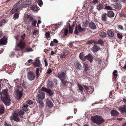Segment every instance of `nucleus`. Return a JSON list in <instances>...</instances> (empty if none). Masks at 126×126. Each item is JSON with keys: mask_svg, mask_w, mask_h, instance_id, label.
<instances>
[{"mask_svg": "<svg viewBox=\"0 0 126 126\" xmlns=\"http://www.w3.org/2000/svg\"><path fill=\"white\" fill-rule=\"evenodd\" d=\"M4 125L5 126H12L10 124H8L5 122L4 123Z\"/></svg>", "mask_w": 126, "mask_h": 126, "instance_id": "obj_59", "label": "nucleus"}, {"mask_svg": "<svg viewBox=\"0 0 126 126\" xmlns=\"http://www.w3.org/2000/svg\"><path fill=\"white\" fill-rule=\"evenodd\" d=\"M46 103L48 107L50 108L52 107L53 105L52 103L48 98H47V99Z\"/></svg>", "mask_w": 126, "mask_h": 126, "instance_id": "obj_18", "label": "nucleus"}, {"mask_svg": "<svg viewBox=\"0 0 126 126\" xmlns=\"http://www.w3.org/2000/svg\"><path fill=\"white\" fill-rule=\"evenodd\" d=\"M61 23L59 22L57 24L54 25V27H55V30L57 29L58 28H59V26L61 25Z\"/></svg>", "mask_w": 126, "mask_h": 126, "instance_id": "obj_34", "label": "nucleus"}, {"mask_svg": "<svg viewBox=\"0 0 126 126\" xmlns=\"http://www.w3.org/2000/svg\"><path fill=\"white\" fill-rule=\"evenodd\" d=\"M91 119L93 122L97 124H101L104 121V120L101 116L97 115L92 116Z\"/></svg>", "mask_w": 126, "mask_h": 126, "instance_id": "obj_3", "label": "nucleus"}, {"mask_svg": "<svg viewBox=\"0 0 126 126\" xmlns=\"http://www.w3.org/2000/svg\"><path fill=\"white\" fill-rule=\"evenodd\" d=\"M31 3V2L29 0L25 1L23 2L22 7L25 8L28 6Z\"/></svg>", "mask_w": 126, "mask_h": 126, "instance_id": "obj_19", "label": "nucleus"}, {"mask_svg": "<svg viewBox=\"0 0 126 126\" xmlns=\"http://www.w3.org/2000/svg\"><path fill=\"white\" fill-rule=\"evenodd\" d=\"M54 45L53 42L52 41L50 44V46H53Z\"/></svg>", "mask_w": 126, "mask_h": 126, "instance_id": "obj_64", "label": "nucleus"}, {"mask_svg": "<svg viewBox=\"0 0 126 126\" xmlns=\"http://www.w3.org/2000/svg\"><path fill=\"white\" fill-rule=\"evenodd\" d=\"M103 40L101 39L99 40L98 43L99 44H102L103 43Z\"/></svg>", "mask_w": 126, "mask_h": 126, "instance_id": "obj_49", "label": "nucleus"}, {"mask_svg": "<svg viewBox=\"0 0 126 126\" xmlns=\"http://www.w3.org/2000/svg\"><path fill=\"white\" fill-rule=\"evenodd\" d=\"M7 89L3 90L1 92H0L1 95V99L4 104L6 106H9L11 104L10 101L8 97V92Z\"/></svg>", "mask_w": 126, "mask_h": 126, "instance_id": "obj_1", "label": "nucleus"}, {"mask_svg": "<svg viewBox=\"0 0 126 126\" xmlns=\"http://www.w3.org/2000/svg\"><path fill=\"white\" fill-rule=\"evenodd\" d=\"M69 33H71L73 32V29L72 27H70V24L69 25Z\"/></svg>", "mask_w": 126, "mask_h": 126, "instance_id": "obj_43", "label": "nucleus"}, {"mask_svg": "<svg viewBox=\"0 0 126 126\" xmlns=\"http://www.w3.org/2000/svg\"><path fill=\"white\" fill-rule=\"evenodd\" d=\"M66 74L63 72H62L58 74V77L60 79L64 86H67L68 82L64 80L66 79Z\"/></svg>", "mask_w": 126, "mask_h": 126, "instance_id": "obj_4", "label": "nucleus"}, {"mask_svg": "<svg viewBox=\"0 0 126 126\" xmlns=\"http://www.w3.org/2000/svg\"><path fill=\"white\" fill-rule=\"evenodd\" d=\"M25 33H24L23 35H22L21 36V37L23 40L24 39V38L25 36Z\"/></svg>", "mask_w": 126, "mask_h": 126, "instance_id": "obj_60", "label": "nucleus"}, {"mask_svg": "<svg viewBox=\"0 0 126 126\" xmlns=\"http://www.w3.org/2000/svg\"><path fill=\"white\" fill-rule=\"evenodd\" d=\"M65 57L64 54L63 55H61L60 57V58L61 59H63V58H64Z\"/></svg>", "mask_w": 126, "mask_h": 126, "instance_id": "obj_58", "label": "nucleus"}, {"mask_svg": "<svg viewBox=\"0 0 126 126\" xmlns=\"http://www.w3.org/2000/svg\"><path fill=\"white\" fill-rule=\"evenodd\" d=\"M89 27L91 29H95L96 26L95 24L93 22H91L89 24Z\"/></svg>", "mask_w": 126, "mask_h": 126, "instance_id": "obj_15", "label": "nucleus"}, {"mask_svg": "<svg viewBox=\"0 0 126 126\" xmlns=\"http://www.w3.org/2000/svg\"><path fill=\"white\" fill-rule=\"evenodd\" d=\"M83 23L84 24V25L85 26L87 27L88 26V22L87 21H85V22H84Z\"/></svg>", "mask_w": 126, "mask_h": 126, "instance_id": "obj_52", "label": "nucleus"}, {"mask_svg": "<svg viewBox=\"0 0 126 126\" xmlns=\"http://www.w3.org/2000/svg\"><path fill=\"white\" fill-rule=\"evenodd\" d=\"M24 16L25 18H27L28 19L29 21L32 22L33 20V18L30 15H27V14H25L24 15Z\"/></svg>", "mask_w": 126, "mask_h": 126, "instance_id": "obj_21", "label": "nucleus"}, {"mask_svg": "<svg viewBox=\"0 0 126 126\" xmlns=\"http://www.w3.org/2000/svg\"><path fill=\"white\" fill-rule=\"evenodd\" d=\"M38 3L40 6H41L43 4V2L41 0H39L38 1Z\"/></svg>", "mask_w": 126, "mask_h": 126, "instance_id": "obj_44", "label": "nucleus"}, {"mask_svg": "<svg viewBox=\"0 0 126 126\" xmlns=\"http://www.w3.org/2000/svg\"><path fill=\"white\" fill-rule=\"evenodd\" d=\"M83 66L84 68V71H86L89 70V68L88 67V64L86 63H84L83 64Z\"/></svg>", "mask_w": 126, "mask_h": 126, "instance_id": "obj_23", "label": "nucleus"}, {"mask_svg": "<svg viewBox=\"0 0 126 126\" xmlns=\"http://www.w3.org/2000/svg\"><path fill=\"white\" fill-rule=\"evenodd\" d=\"M108 15L110 17H112L114 16V13L112 11H109L108 13Z\"/></svg>", "mask_w": 126, "mask_h": 126, "instance_id": "obj_29", "label": "nucleus"}, {"mask_svg": "<svg viewBox=\"0 0 126 126\" xmlns=\"http://www.w3.org/2000/svg\"><path fill=\"white\" fill-rule=\"evenodd\" d=\"M115 6L116 7V8L117 9H120L121 7V5L120 4H117Z\"/></svg>", "mask_w": 126, "mask_h": 126, "instance_id": "obj_42", "label": "nucleus"}, {"mask_svg": "<svg viewBox=\"0 0 126 126\" xmlns=\"http://www.w3.org/2000/svg\"><path fill=\"white\" fill-rule=\"evenodd\" d=\"M79 58L82 61H84L86 59V56L84 55L83 53H81L79 54Z\"/></svg>", "mask_w": 126, "mask_h": 126, "instance_id": "obj_24", "label": "nucleus"}, {"mask_svg": "<svg viewBox=\"0 0 126 126\" xmlns=\"http://www.w3.org/2000/svg\"><path fill=\"white\" fill-rule=\"evenodd\" d=\"M100 49V47L96 45H94V47L91 49L92 51L94 52H96Z\"/></svg>", "mask_w": 126, "mask_h": 126, "instance_id": "obj_17", "label": "nucleus"}, {"mask_svg": "<svg viewBox=\"0 0 126 126\" xmlns=\"http://www.w3.org/2000/svg\"><path fill=\"white\" fill-rule=\"evenodd\" d=\"M99 1L98 0H93L92 1V3L95 4Z\"/></svg>", "mask_w": 126, "mask_h": 126, "instance_id": "obj_53", "label": "nucleus"}, {"mask_svg": "<svg viewBox=\"0 0 126 126\" xmlns=\"http://www.w3.org/2000/svg\"><path fill=\"white\" fill-rule=\"evenodd\" d=\"M68 29H66L64 31V34L65 36H66L67 35V34L68 33Z\"/></svg>", "mask_w": 126, "mask_h": 126, "instance_id": "obj_51", "label": "nucleus"}, {"mask_svg": "<svg viewBox=\"0 0 126 126\" xmlns=\"http://www.w3.org/2000/svg\"><path fill=\"white\" fill-rule=\"evenodd\" d=\"M44 91L46 92L49 94L50 95H51L53 94V92L51 90L48 89L43 87L42 88L41 90H40L39 91L40 93L39 94H42L43 93L45 94L44 92Z\"/></svg>", "mask_w": 126, "mask_h": 126, "instance_id": "obj_6", "label": "nucleus"}, {"mask_svg": "<svg viewBox=\"0 0 126 126\" xmlns=\"http://www.w3.org/2000/svg\"><path fill=\"white\" fill-rule=\"evenodd\" d=\"M44 62L45 63V66H47L48 65V63H47V62L46 59H45L44 61Z\"/></svg>", "mask_w": 126, "mask_h": 126, "instance_id": "obj_50", "label": "nucleus"}, {"mask_svg": "<svg viewBox=\"0 0 126 126\" xmlns=\"http://www.w3.org/2000/svg\"><path fill=\"white\" fill-rule=\"evenodd\" d=\"M28 106H29L27 104H24L22 108V109L25 111H27L28 110L27 108L28 107Z\"/></svg>", "mask_w": 126, "mask_h": 126, "instance_id": "obj_28", "label": "nucleus"}, {"mask_svg": "<svg viewBox=\"0 0 126 126\" xmlns=\"http://www.w3.org/2000/svg\"><path fill=\"white\" fill-rule=\"evenodd\" d=\"M7 39L6 37H4L1 40H0V46L5 45L7 43Z\"/></svg>", "mask_w": 126, "mask_h": 126, "instance_id": "obj_11", "label": "nucleus"}, {"mask_svg": "<svg viewBox=\"0 0 126 126\" xmlns=\"http://www.w3.org/2000/svg\"><path fill=\"white\" fill-rule=\"evenodd\" d=\"M21 2L19 1L14 6V8L10 12V14H12L14 12H16L22 7V5H21Z\"/></svg>", "mask_w": 126, "mask_h": 126, "instance_id": "obj_5", "label": "nucleus"}, {"mask_svg": "<svg viewBox=\"0 0 126 126\" xmlns=\"http://www.w3.org/2000/svg\"><path fill=\"white\" fill-rule=\"evenodd\" d=\"M19 14V13H16L14 14L13 18L14 20H16L18 19Z\"/></svg>", "mask_w": 126, "mask_h": 126, "instance_id": "obj_30", "label": "nucleus"}, {"mask_svg": "<svg viewBox=\"0 0 126 126\" xmlns=\"http://www.w3.org/2000/svg\"><path fill=\"white\" fill-rule=\"evenodd\" d=\"M42 68H37L36 69V76L38 77L39 76V73L40 70H41V69Z\"/></svg>", "mask_w": 126, "mask_h": 126, "instance_id": "obj_31", "label": "nucleus"}, {"mask_svg": "<svg viewBox=\"0 0 126 126\" xmlns=\"http://www.w3.org/2000/svg\"><path fill=\"white\" fill-rule=\"evenodd\" d=\"M10 55L11 56H13V55L14 54V52H12L10 54Z\"/></svg>", "mask_w": 126, "mask_h": 126, "instance_id": "obj_62", "label": "nucleus"}, {"mask_svg": "<svg viewBox=\"0 0 126 126\" xmlns=\"http://www.w3.org/2000/svg\"><path fill=\"white\" fill-rule=\"evenodd\" d=\"M105 8L107 10H111L112 9V7L110 6H106L105 7Z\"/></svg>", "mask_w": 126, "mask_h": 126, "instance_id": "obj_45", "label": "nucleus"}, {"mask_svg": "<svg viewBox=\"0 0 126 126\" xmlns=\"http://www.w3.org/2000/svg\"><path fill=\"white\" fill-rule=\"evenodd\" d=\"M32 25L34 26H35L36 25V23H37V21L35 20L33 21V20L32 21Z\"/></svg>", "mask_w": 126, "mask_h": 126, "instance_id": "obj_48", "label": "nucleus"}, {"mask_svg": "<svg viewBox=\"0 0 126 126\" xmlns=\"http://www.w3.org/2000/svg\"><path fill=\"white\" fill-rule=\"evenodd\" d=\"M115 79L117 76V75L116 74H113Z\"/></svg>", "mask_w": 126, "mask_h": 126, "instance_id": "obj_63", "label": "nucleus"}, {"mask_svg": "<svg viewBox=\"0 0 126 126\" xmlns=\"http://www.w3.org/2000/svg\"><path fill=\"white\" fill-rule=\"evenodd\" d=\"M119 110L122 113H124L126 112V107L125 105H123L120 107H119Z\"/></svg>", "mask_w": 126, "mask_h": 126, "instance_id": "obj_16", "label": "nucleus"}, {"mask_svg": "<svg viewBox=\"0 0 126 126\" xmlns=\"http://www.w3.org/2000/svg\"><path fill=\"white\" fill-rule=\"evenodd\" d=\"M38 9V8L36 6H33L32 7V9L33 10V11H34V12L36 11Z\"/></svg>", "mask_w": 126, "mask_h": 126, "instance_id": "obj_39", "label": "nucleus"}, {"mask_svg": "<svg viewBox=\"0 0 126 126\" xmlns=\"http://www.w3.org/2000/svg\"><path fill=\"white\" fill-rule=\"evenodd\" d=\"M118 27L119 29L122 30L123 28V26L121 25H119L118 26Z\"/></svg>", "mask_w": 126, "mask_h": 126, "instance_id": "obj_56", "label": "nucleus"}, {"mask_svg": "<svg viewBox=\"0 0 126 126\" xmlns=\"http://www.w3.org/2000/svg\"><path fill=\"white\" fill-rule=\"evenodd\" d=\"M53 41L56 43H58V41L56 39H55L53 40Z\"/></svg>", "mask_w": 126, "mask_h": 126, "instance_id": "obj_61", "label": "nucleus"}, {"mask_svg": "<svg viewBox=\"0 0 126 126\" xmlns=\"http://www.w3.org/2000/svg\"><path fill=\"white\" fill-rule=\"evenodd\" d=\"M35 75L32 71H30L28 73L27 76L28 79L32 81L35 78Z\"/></svg>", "mask_w": 126, "mask_h": 126, "instance_id": "obj_8", "label": "nucleus"}, {"mask_svg": "<svg viewBox=\"0 0 126 126\" xmlns=\"http://www.w3.org/2000/svg\"><path fill=\"white\" fill-rule=\"evenodd\" d=\"M100 35L102 37L104 38L106 37V34L105 32H103L100 33Z\"/></svg>", "mask_w": 126, "mask_h": 126, "instance_id": "obj_32", "label": "nucleus"}, {"mask_svg": "<svg viewBox=\"0 0 126 126\" xmlns=\"http://www.w3.org/2000/svg\"><path fill=\"white\" fill-rule=\"evenodd\" d=\"M74 64H75V63ZM75 66L77 68H78L79 69H81L82 68V66L81 64L78 62H76Z\"/></svg>", "mask_w": 126, "mask_h": 126, "instance_id": "obj_22", "label": "nucleus"}, {"mask_svg": "<svg viewBox=\"0 0 126 126\" xmlns=\"http://www.w3.org/2000/svg\"><path fill=\"white\" fill-rule=\"evenodd\" d=\"M36 97L38 99L37 100V101L39 103V107L41 108L43 107L44 106V104L42 100L45 97V94L44 93H43L42 94H39L36 96Z\"/></svg>", "mask_w": 126, "mask_h": 126, "instance_id": "obj_2", "label": "nucleus"}, {"mask_svg": "<svg viewBox=\"0 0 126 126\" xmlns=\"http://www.w3.org/2000/svg\"><path fill=\"white\" fill-rule=\"evenodd\" d=\"M85 31V29L81 28V27L79 25L76 27L74 31V33L78 35L79 31L83 32Z\"/></svg>", "mask_w": 126, "mask_h": 126, "instance_id": "obj_9", "label": "nucleus"}, {"mask_svg": "<svg viewBox=\"0 0 126 126\" xmlns=\"http://www.w3.org/2000/svg\"><path fill=\"white\" fill-rule=\"evenodd\" d=\"M117 37L119 39L122 38L123 37V36L122 34L120 33H117Z\"/></svg>", "mask_w": 126, "mask_h": 126, "instance_id": "obj_41", "label": "nucleus"}, {"mask_svg": "<svg viewBox=\"0 0 126 126\" xmlns=\"http://www.w3.org/2000/svg\"><path fill=\"white\" fill-rule=\"evenodd\" d=\"M110 113L111 115L113 116H116L118 114V112L115 110H113L111 111Z\"/></svg>", "mask_w": 126, "mask_h": 126, "instance_id": "obj_25", "label": "nucleus"}, {"mask_svg": "<svg viewBox=\"0 0 126 126\" xmlns=\"http://www.w3.org/2000/svg\"><path fill=\"white\" fill-rule=\"evenodd\" d=\"M45 37L46 38H48L50 37V33L49 32H46L45 34Z\"/></svg>", "mask_w": 126, "mask_h": 126, "instance_id": "obj_40", "label": "nucleus"}, {"mask_svg": "<svg viewBox=\"0 0 126 126\" xmlns=\"http://www.w3.org/2000/svg\"><path fill=\"white\" fill-rule=\"evenodd\" d=\"M26 103L27 104H29L30 105L32 104L33 103V102L32 100H29L27 101Z\"/></svg>", "mask_w": 126, "mask_h": 126, "instance_id": "obj_46", "label": "nucleus"}, {"mask_svg": "<svg viewBox=\"0 0 126 126\" xmlns=\"http://www.w3.org/2000/svg\"><path fill=\"white\" fill-rule=\"evenodd\" d=\"M78 87L79 88V90L81 91H82L83 90V88L81 85H79V84H77Z\"/></svg>", "mask_w": 126, "mask_h": 126, "instance_id": "obj_36", "label": "nucleus"}, {"mask_svg": "<svg viewBox=\"0 0 126 126\" xmlns=\"http://www.w3.org/2000/svg\"><path fill=\"white\" fill-rule=\"evenodd\" d=\"M39 33V32L37 30H35L33 32V34L34 35L37 36L38 35Z\"/></svg>", "mask_w": 126, "mask_h": 126, "instance_id": "obj_38", "label": "nucleus"}, {"mask_svg": "<svg viewBox=\"0 0 126 126\" xmlns=\"http://www.w3.org/2000/svg\"><path fill=\"white\" fill-rule=\"evenodd\" d=\"M32 51V48H28L27 49V52H30Z\"/></svg>", "mask_w": 126, "mask_h": 126, "instance_id": "obj_55", "label": "nucleus"}, {"mask_svg": "<svg viewBox=\"0 0 126 126\" xmlns=\"http://www.w3.org/2000/svg\"><path fill=\"white\" fill-rule=\"evenodd\" d=\"M107 33L108 35L111 37H112L114 36V33L112 31H108Z\"/></svg>", "mask_w": 126, "mask_h": 126, "instance_id": "obj_27", "label": "nucleus"}, {"mask_svg": "<svg viewBox=\"0 0 126 126\" xmlns=\"http://www.w3.org/2000/svg\"><path fill=\"white\" fill-rule=\"evenodd\" d=\"M19 114L23 115L24 114V112L23 111L21 110L19 111Z\"/></svg>", "mask_w": 126, "mask_h": 126, "instance_id": "obj_54", "label": "nucleus"}, {"mask_svg": "<svg viewBox=\"0 0 126 126\" xmlns=\"http://www.w3.org/2000/svg\"><path fill=\"white\" fill-rule=\"evenodd\" d=\"M93 58V57L90 53H89L86 56V59H87L91 63L92 62Z\"/></svg>", "mask_w": 126, "mask_h": 126, "instance_id": "obj_14", "label": "nucleus"}, {"mask_svg": "<svg viewBox=\"0 0 126 126\" xmlns=\"http://www.w3.org/2000/svg\"><path fill=\"white\" fill-rule=\"evenodd\" d=\"M107 14L106 13H104L101 16L102 19L104 21H105L106 19V16Z\"/></svg>", "mask_w": 126, "mask_h": 126, "instance_id": "obj_33", "label": "nucleus"}, {"mask_svg": "<svg viewBox=\"0 0 126 126\" xmlns=\"http://www.w3.org/2000/svg\"><path fill=\"white\" fill-rule=\"evenodd\" d=\"M15 95L16 96V97L17 98L20 99L22 94L21 91H19V89H17L16 91Z\"/></svg>", "mask_w": 126, "mask_h": 126, "instance_id": "obj_12", "label": "nucleus"}, {"mask_svg": "<svg viewBox=\"0 0 126 126\" xmlns=\"http://www.w3.org/2000/svg\"><path fill=\"white\" fill-rule=\"evenodd\" d=\"M6 21L4 19L2 20L1 21H0V26H1L3 25L4 24L6 23Z\"/></svg>", "mask_w": 126, "mask_h": 126, "instance_id": "obj_37", "label": "nucleus"}, {"mask_svg": "<svg viewBox=\"0 0 126 126\" xmlns=\"http://www.w3.org/2000/svg\"><path fill=\"white\" fill-rule=\"evenodd\" d=\"M52 72V71L50 69H49L48 70V71L47 72V73L48 74H49L51 73Z\"/></svg>", "mask_w": 126, "mask_h": 126, "instance_id": "obj_57", "label": "nucleus"}, {"mask_svg": "<svg viewBox=\"0 0 126 126\" xmlns=\"http://www.w3.org/2000/svg\"><path fill=\"white\" fill-rule=\"evenodd\" d=\"M33 65L35 67H38L40 68H42V65L40 64V61L38 59H36L35 60Z\"/></svg>", "mask_w": 126, "mask_h": 126, "instance_id": "obj_13", "label": "nucleus"}, {"mask_svg": "<svg viewBox=\"0 0 126 126\" xmlns=\"http://www.w3.org/2000/svg\"><path fill=\"white\" fill-rule=\"evenodd\" d=\"M17 113H18V112L16 111L15 113L12 114L13 117L11 116L10 117V119L11 120H14L17 122L19 121L20 119L19 118L18 115Z\"/></svg>", "mask_w": 126, "mask_h": 126, "instance_id": "obj_7", "label": "nucleus"}, {"mask_svg": "<svg viewBox=\"0 0 126 126\" xmlns=\"http://www.w3.org/2000/svg\"><path fill=\"white\" fill-rule=\"evenodd\" d=\"M94 42V41L93 40H91L88 41L87 43L88 44H92Z\"/></svg>", "mask_w": 126, "mask_h": 126, "instance_id": "obj_47", "label": "nucleus"}, {"mask_svg": "<svg viewBox=\"0 0 126 126\" xmlns=\"http://www.w3.org/2000/svg\"><path fill=\"white\" fill-rule=\"evenodd\" d=\"M96 7V9L99 11L102 9L104 8L103 5L100 3L97 4Z\"/></svg>", "mask_w": 126, "mask_h": 126, "instance_id": "obj_20", "label": "nucleus"}, {"mask_svg": "<svg viewBox=\"0 0 126 126\" xmlns=\"http://www.w3.org/2000/svg\"><path fill=\"white\" fill-rule=\"evenodd\" d=\"M94 90L93 88H92L91 87H89L87 90V92L88 94H90L92 93L94 91Z\"/></svg>", "mask_w": 126, "mask_h": 126, "instance_id": "obj_26", "label": "nucleus"}, {"mask_svg": "<svg viewBox=\"0 0 126 126\" xmlns=\"http://www.w3.org/2000/svg\"><path fill=\"white\" fill-rule=\"evenodd\" d=\"M25 44V43L23 40L20 39L19 43L17 44L16 47L17 48H19L21 49L24 48Z\"/></svg>", "mask_w": 126, "mask_h": 126, "instance_id": "obj_10", "label": "nucleus"}, {"mask_svg": "<svg viewBox=\"0 0 126 126\" xmlns=\"http://www.w3.org/2000/svg\"><path fill=\"white\" fill-rule=\"evenodd\" d=\"M4 110L3 106H0V114H1L4 112Z\"/></svg>", "mask_w": 126, "mask_h": 126, "instance_id": "obj_35", "label": "nucleus"}]
</instances>
